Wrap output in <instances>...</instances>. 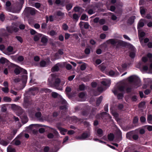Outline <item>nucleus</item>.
<instances>
[{
    "label": "nucleus",
    "mask_w": 152,
    "mask_h": 152,
    "mask_svg": "<svg viewBox=\"0 0 152 152\" xmlns=\"http://www.w3.org/2000/svg\"><path fill=\"white\" fill-rule=\"evenodd\" d=\"M51 78H49L48 79L49 85L52 87L55 88L58 90H62V88L59 87L61 82L60 79L56 77V75L54 74H51Z\"/></svg>",
    "instance_id": "obj_1"
},
{
    "label": "nucleus",
    "mask_w": 152,
    "mask_h": 152,
    "mask_svg": "<svg viewBox=\"0 0 152 152\" xmlns=\"http://www.w3.org/2000/svg\"><path fill=\"white\" fill-rule=\"evenodd\" d=\"M7 29L8 32L11 33H12L13 32H16L19 30L15 24H12V25L11 26L7 27Z\"/></svg>",
    "instance_id": "obj_2"
},
{
    "label": "nucleus",
    "mask_w": 152,
    "mask_h": 152,
    "mask_svg": "<svg viewBox=\"0 0 152 152\" xmlns=\"http://www.w3.org/2000/svg\"><path fill=\"white\" fill-rule=\"evenodd\" d=\"M89 136V133L85 132H83L81 136L76 137L75 138L77 140H83L85 139Z\"/></svg>",
    "instance_id": "obj_3"
},
{
    "label": "nucleus",
    "mask_w": 152,
    "mask_h": 152,
    "mask_svg": "<svg viewBox=\"0 0 152 152\" xmlns=\"http://www.w3.org/2000/svg\"><path fill=\"white\" fill-rule=\"evenodd\" d=\"M38 89L37 87H32L29 89L28 93L32 95H34L38 93Z\"/></svg>",
    "instance_id": "obj_4"
},
{
    "label": "nucleus",
    "mask_w": 152,
    "mask_h": 152,
    "mask_svg": "<svg viewBox=\"0 0 152 152\" xmlns=\"http://www.w3.org/2000/svg\"><path fill=\"white\" fill-rule=\"evenodd\" d=\"M35 116L40 121H43L46 119L43 116H42V114L40 112H37L35 114Z\"/></svg>",
    "instance_id": "obj_5"
},
{
    "label": "nucleus",
    "mask_w": 152,
    "mask_h": 152,
    "mask_svg": "<svg viewBox=\"0 0 152 152\" xmlns=\"http://www.w3.org/2000/svg\"><path fill=\"white\" fill-rule=\"evenodd\" d=\"M26 10H27L31 15H34L35 14L37 11L34 8L27 7L26 8Z\"/></svg>",
    "instance_id": "obj_6"
},
{
    "label": "nucleus",
    "mask_w": 152,
    "mask_h": 152,
    "mask_svg": "<svg viewBox=\"0 0 152 152\" xmlns=\"http://www.w3.org/2000/svg\"><path fill=\"white\" fill-rule=\"evenodd\" d=\"M51 62L49 59H47L46 62L44 60L40 62V66L41 67H44L47 64H49Z\"/></svg>",
    "instance_id": "obj_7"
},
{
    "label": "nucleus",
    "mask_w": 152,
    "mask_h": 152,
    "mask_svg": "<svg viewBox=\"0 0 152 152\" xmlns=\"http://www.w3.org/2000/svg\"><path fill=\"white\" fill-rule=\"evenodd\" d=\"M146 22V20L143 19H141L139 21L138 24V28L139 27H143L144 25V23Z\"/></svg>",
    "instance_id": "obj_8"
},
{
    "label": "nucleus",
    "mask_w": 152,
    "mask_h": 152,
    "mask_svg": "<svg viewBox=\"0 0 152 152\" xmlns=\"http://www.w3.org/2000/svg\"><path fill=\"white\" fill-rule=\"evenodd\" d=\"M129 81L130 82H132L133 81L137 80L138 81H140V80L135 76H131L128 78Z\"/></svg>",
    "instance_id": "obj_9"
},
{
    "label": "nucleus",
    "mask_w": 152,
    "mask_h": 152,
    "mask_svg": "<svg viewBox=\"0 0 152 152\" xmlns=\"http://www.w3.org/2000/svg\"><path fill=\"white\" fill-rule=\"evenodd\" d=\"M45 126H46L45 125H43L42 124H31L28 127V128H29V129H31L34 127L36 128V127H45Z\"/></svg>",
    "instance_id": "obj_10"
},
{
    "label": "nucleus",
    "mask_w": 152,
    "mask_h": 152,
    "mask_svg": "<svg viewBox=\"0 0 152 152\" xmlns=\"http://www.w3.org/2000/svg\"><path fill=\"white\" fill-rule=\"evenodd\" d=\"M59 70V68L57 64H55L51 69V71L53 72H58Z\"/></svg>",
    "instance_id": "obj_11"
},
{
    "label": "nucleus",
    "mask_w": 152,
    "mask_h": 152,
    "mask_svg": "<svg viewBox=\"0 0 152 152\" xmlns=\"http://www.w3.org/2000/svg\"><path fill=\"white\" fill-rule=\"evenodd\" d=\"M48 37L45 36H43L41 39V42L43 44H46L48 42Z\"/></svg>",
    "instance_id": "obj_12"
},
{
    "label": "nucleus",
    "mask_w": 152,
    "mask_h": 152,
    "mask_svg": "<svg viewBox=\"0 0 152 152\" xmlns=\"http://www.w3.org/2000/svg\"><path fill=\"white\" fill-rule=\"evenodd\" d=\"M117 39H111L108 40L107 42L108 44L110 43L112 45H115L116 44Z\"/></svg>",
    "instance_id": "obj_13"
},
{
    "label": "nucleus",
    "mask_w": 152,
    "mask_h": 152,
    "mask_svg": "<svg viewBox=\"0 0 152 152\" xmlns=\"http://www.w3.org/2000/svg\"><path fill=\"white\" fill-rule=\"evenodd\" d=\"M31 104V103L27 99H24L23 105L25 107H28Z\"/></svg>",
    "instance_id": "obj_14"
},
{
    "label": "nucleus",
    "mask_w": 152,
    "mask_h": 152,
    "mask_svg": "<svg viewBox=\"0 0 152 152\" xmlns=\"http://www.w3.org/2000/svg\"><path fill=\"white\" fill-rule=\"evenodd\" d=\"M27 76L26 75H23L21 77V80L23 83H26L27 82Z\"/></svg>",
    "instance_id": "obj_15"
},
{
    "label": "nucleus",
    "mask_w": 152,
    "mask_h": 152,
    "mask_svg": "<svg viewBox=\"0 0 152 152\" xmlns=\"http://www.w3.org/2000/svg\"><path fill=\"white\" fill-rule=\"evenodd\" d=\"M101 83L104 86H109L110 84V81L109 80H106L105 81H102Z\"/></svg>",
    "instance_id": "obj_16"
},
{
    "label": "nucleus",
    "mask_w": 152,
    "mask_h": 152,
    "mask_svg": "<svg viewBox=\"0 0 152 152\" xmlns=\"http://www.w3.org/2000/svg\"><path fill=\"white\" fill-rule=\"evenodd\" d=\"M57 16L60 17L61 18H63L64 15V13L62 12L60 10H58L56 12Z\"/></svg>",
    "instance_id": "obj_17"
},
{
    "label": "nucleus",
    "mask_w": 152,
    "mask_h": 152,
    "mask_svg": "<svg viewBox=\"0 0 152 152\" xmlns=\"http://www.w3.org/2000/svg\"><path fill=\"white\" fill-rule=\"evenodd\" d=\"M135 18V16H133L130 18L128 20V23L130 24H132L134 22Z\"/></svg>",
    "instance_id": "obj_18"
},
{
    "label": "nucleus",
    "mask_w": 152,
    "mask_h": 152,
    "mask_svg": "<svg viewBox=\"0 0 152 152\" xmlns=\"http://www.w3.org/2000/svg\"><path fill=\"white\" fill-rule=\"evenodd\" d=\"M7 152H15V149L10 146H9L7 148Z\"/></svg>",
    "instance_id": "obj_19"
},
{
    "label": "nucleus",
    "mask_w": 152,
    "mask_h": 152,
    "mask_svg": "<svg viewBox=\"0 0 152 152\" xmlns=\"http://www.w3.org/2000/svg\"><path fill=\"white\" fill-rule=\"evenodd\" d=\"M8 61L4 58H1L0 59V63L3 64H4L5 63H7Z\"/></svg>",
    "instance_id": "obj_20"
},
{
    "label": "nucleus",
    "mask_w": 152,
    "mask_h": 152,
    "mask_svg": "<svg viewBox=\"0 0 152 152\" xmlns=\"http://www.w3.org/2000/svg\"><path fill=\"white\" fill-rule=\"evenodd\" d=\"M123 44V42L121 40L117 39V41L115 45H116L117 47H118L119 46L122 45Z\"/></svg>",
    "instance_id": "obj_21"
},
{
    "label": "nucleus",
    "mask_w": 152,
    "mask_h": 152,
    "mask_svg": "<svg viewBox=\"0 0 152 152\" xmlns=\"http://www.w3.org/2000/svg\"><path fill=\"white\" fill-rule=\"evenodd\" d=\"M59 68H63L64 67L66 64V62H63L62 63H57Z\"/></svg>",
    "instance_id": "obj_22"
},
{
    "label": "nucleus",
    "mask_w": 152,
    "mask_h": 152,
    "mask_svg": "<svg viewBox=\"0 0 152 152\" xmlns=\"http://www.w3.org/2000/svg\"><path fill=\"white\" fill-rule=\"evenodd\" d=\"M42 36V34H39L37 35H35L34 36V40L35 41H38L39 39V38L40 37H41Z\"/></svg>",
    "instance_id": "obj_23"
},
{
    "label": "nucleus",
    "mask_w": 152,
    "mask_h": 152,
    "mask_svg": "<svg viewBox=\"0 0 152 152\" xmlns=\"http://www.w3.org/2000/svg\"><path fill=\"white\" fill-rule=\"evenodd\" d=\"M7 50L11 54H13L14 53V52H13V48L12 46H9L7 48Z\"/></svg>",
    "instance_id": "obj_24"
},
{
    "label": "nucleus",
    "mask_w": 152,
    "mask_h": 152,
    "mask_svg": "<svg viewBox=\"0 0 152 152\" xmlns=\"http://www.w3.org/2000/svg\"><path fill=\"white\" fill-rule=\"evenodd\" d=\"M103 99V97L102 96H100L99 98L96 101V104L98 106L101 103Z\"/></svg>",
    "instance_id": "obj_25"
},
{
    "label": "nucleus",
    "mask_w": 152,
    "mask_h": 152,
    "mask_svg": "<svg viewBox=\"0 0 152 152\" xmlns=\"http://www.w3.org/2000/svg\"><path fill=\"white\" fill-rule=\"evenodd\" d=\"M108 138L110 141H112L114 138V135L113 134L110 133L108 136Z\"/></svg>",
    "instance_id": "obj_26"
},
{
    "label": "nucleus",
    "mask_w": 152,
    "mask_h": 152,
    "mask_svg": "<svg viewBox=\"0 0 152 152\" xmlns=\"http://www.w3.org/2000/svg\"><path fill=\"white\" fill-rule=\"evenodd\" d=\"M111 2L113 4H114L116 2V5H121L122 4V2H121L120 0H118L117 2L116 0H111Z\"/></svg>",
    "instance_id": "obj_27"
},
{
    "label": "nucleus",
    "mask_w": 152,
    "mask_h": 152,
    "mask_svg": "<svg viewBox=\"0 0 152 152\" xmlns=\"http://www.w3.org/2000/svg\"><path fill=\"white\" fill-rule=\"evenodd\" d=\"M57 128L60 131V132H66L67 131V130L66 129L61 127H60L58 126Z\"/></svg>",
    "instance_id": "obj_28"
},
{
    "label": "nucleus",
    "mask_w": 152,
    "mask_h": 152,
    "mask_svg": "<svg viewBox=\"0 0 152 152\" xmlns=\"http://www.w3.org/2000/svg\"><path fill=\"white\" fill-rule=\"evenodd\" d=\"M2 91L4 93H7L9 91L8 87H3L1 88Z\"/></svg>",
    "instance_id": "obj_29"
},
{
    "label": "nucleus",
    "mask_w": 152,
    "mask_h": 152,
    "mask_svg": "<svg viewBox=\"0 0 152 152\" xmlns=\"http://www.w3.org/2000/svg\"><path fill=\"white\" fill-rule=\"evenodd\" d=\"M21 69L20 68H16L14 71V72L16 75H18L20 73Z\"/></svg>",
    "instance_id": "obj_30"
},
{
    "label": "nucleus",
    "mask_w": 152,
    "mask_h": 152,
    "mask_svg": "<svg viewBox=\"0 0 152 152\" xmlns=\"http://www.w3.org/2000/svg\"><path fill=\"white\" fill-rule=\"evenodd\" d=\"M3 99L4 101L6 102H10L11 101V99L10 97L7 96L4 97Z\"/></svg>",
    "instance_id": "obj_31"
},
{
    "label": "nucleus",
    "mask_w": 152,
    "mask_h": 152,
    "mask_svg": "<svg viewBox=\"0 0 152 152\" xmlns=\"http://www.w3.org/2000/svg\"><path fill=\"white\" fill-rule=\"evenodd\" d=\"M13 142L16 145H20L21 143L20 141L18 140H15L13 141Z\"/></svg>",
    "instance_id": "obj_32"
},
{
    "label": "nucleus",
    "mask_w": 152,
    "mask_h": 152,
    "mask_svg": "<svg viewBox=\"0 0 152 152\" xmlns=\"http://www.w3.org/2000/svg\"><path fill=\"white\" fill-rule=\"evenodd\" d=\"M41 92L44 91L45 92H52V90L47 88H42L41 89Z\"/></svg>",
    "instance_id": "obj_33"
},
{
    "label": "nucleus",
    "mask_w": 152,
    "mask_h": 152,
    "mask_svg": "<svg viewBox=\"0 0 152 152\" xmlns=\"http://www.w3.org/2000/svg\"><path fill=\"white\" fill-rule=\"evenodd\" d=\"M52 96L54 98H56L59 95L58 94L55 92H53L51 93Z\"/></svg>",
    "instance_id": "obj_34"
},
{
    "label": "nucleus",
    "mask_w": 152,
    "mask_h": 152,
    "mask_svg": "<svg viewBox=\"0 0 152 152\" xmlns=\"http://www.w3.org/2000/svg\"><path fill=\"white\" fill-rule=\"evenodd\" d=\"M86 95V94L84 92H81L79 94V96L81 98H83Z\"/></svg>",
    "instance_id": "obj_35"
},
{
    "label": "nucleus",
    "mask_w": 152,
    "mask_h": 152,
    "mask_svg": "<svg viewBox=\"0 0 152 152\" xmlns=\"http://www.w3.org/2000/svg\"><path fill=\"white\" fill-rule=\"evenodd\" d=\"M147 121L148 122L150 123L151 121H152V115H149L148 116Z\"/></svg>",
    "instance_id": "obj_36"
},
{
    "label": "nucleus",
    "mask_w": 152,
    "mask_h": 152,
    "mask_svg": "<svg viewBox=\"0 0 152 152\" xmlns=\"http://www.w3.org/2000/svg\"><path fill=\"white\" fill-rule=\"evenodd\" d=\"M7 110V108L4 104L2 105L1 106V111L3 112H5Z\"/></svg>",
    "instance_id": "obj_37"
},
{
    "label": "nucleus",
    "mask_w": 152,
    "mask_h": 152,
    "mask_svg": "<svg viewBox=\"0 0 152 152\" xmlns=\"http://www.w3.org/2000/svg\"><path fill=\"white\" fill-rule=\"evenodd\" d=\"M72 7V4H69L66 6V8L68 10H70Z\"/></svg>",
    "instance_id": "obj_38"
},
{
    "label": "nucleus",
    "mask_w": 152,
    "mask_h": 152,
    "mask_svg": "<svg viewBox=\"0 0 152 152\" xmlns=\"http://www.w3.org/2000/svg\"><path fill=\"white\" fill-rule=\"evenodd\" d=\"M0 143L4 146H6L8 144V143L7 141L3 140H2L1 141Z\"/></svg>",
    "instance_id": "obj_39"
},
{
    "label": "nucleus",
    "mask_w": 152,
    "mask_h": 152,
    "mask_svg": "<svg viewBox=\"0 0 152 152\" xmlns=\"http://www.w3.org/2000/svg\"><path fill=\"white\" fill-rule=\"evenodd\" d=\"M0 19L2 21H3L4 20L5 16L3 13L1 14L0 15Z\"/></svg>",
    "instance_id": "obj_40"
},
{
    "label": "nucleus",
    "mask_w": 152,
    "mask_h": 152,
    "mask_svg": "<svg viewBox=\"0 0 152 152\" xmlns=\"http://www.w3.org/2000/svg\"><path fill=\"white\" fill-rule=\"evenodd\" d=\"M62 27L63 29L64 30H66L68 28V26L65 23H64L63 24Z\"/></svg>",
    "instance_id": "obj_41"
},
{
    "label": "nucleus",
    "mask_w": 152,
    "mask_h": 152,
    "mask_svg": "<svg viewBox=\"0 0 152 152\" xmlns=\"http://www.w3.org/2000/svg\"><path fill=\"white\" fill-rule=\"evenodd\" d=\"M66 68L67 70H70L72 68V66H71V65L70 64H66Z\"/></svg>",
    "instance_id": "obj_42"
},
{
    "label": "nucleus",
    "mask_w": 152,
    "mask_h": 152,
    "mask_svg": "<svg viewBox=\"0 0 152 152\" xmlns=\"http://www.w3.org/2000/svg\"><path fill=\"white\" fill-rule=\"evenodd\" d=\"M140 12L141 15H143L145 13V10L143 7H140Z\"/></svg>",
    "instance_id": "obj_43"
},
{
    "label": "nucleus",
    "mask_w": 152,
    "mask_h": 152,
    "mask_svg": "<svg viewBox=\"0 0 152 152\" xmlns=\"http://www.w3.org/2000/svg\"><path fill=\"white\" fill-rule=\"evenodd\" d=\"M125 88L124 86L121 85L118 87V89L120 91H123L124 90Z\"/></svg>",
    "instance_id": "obj_44"
},
{
    "label": "nucleus",
    "mask_w": 152,
    "mask_h": 152,
    "mask_svg": "<svg viewBox=\"0 0 152 152\" xmlns=\"http://www.w3.org/2000/svg\"><path fill=\"white\" fill-rule=\"evenodd\" d=\"M111 19L113 20H116L117 19L116 16L113 13H111Z\"/></svg>",
    "instance_id": "obj_45"
},
{
    "label": "nucleus",
    "mask_w": 152,
    "mask_h": 152,
    "mask_svg": "<svg viewBox=\"0 0 152 152\" xmlns=\"http://www.w3.org/2000/svg\"><path fill=\"white\" fill-rule=\"evenodd\" d=\"M47 137L49 139H52L54 137V135L52 133H50L47 135Z\"/></svg>",
    "instance_id": "obj_46"
},
{
    "label": "nucleus",
    "mask_w": 152,
    "mask_h": 152,
    "mask_svg": "<svg viewBox=\"0 0 152 152\" xmlns=\"http://www.w3.org/2000/svg\"><path fill=\"white\" fill-rule=\"evenodd\" d=\"M97 132L99 135H101L103 133V131L102 129H99L97 130Z\"/></svg>",
    "instance_id": "obj_47"
},
{
    "label": "nucleus",
    "mask_w": 152,
    "mask_h": 152,
    "mask_svg": "<svg viewBox=\"0 0 152 152\" xmlns=\"http://www.w3.org/2000/svg\"><path fill=\"white\" fill-rule=\"evenodd\" d=\"M86 68V64H82L80 66V69L83 71L85 70Z\"/></svg>",
    "instance_id": "obj_48"
},
{
    "label": "nucleus",
    "mask_w": 152,
    "mask_h": 152,
    "mask_svg": "<svg viewBox=\"0 0 152 152\" xmlns=\"http://www.w3.org/2000/svg\"><path fill=\"white\" fill-rule=\"evenodd\" d=\"M105 20L104 19H102L99 20V23L101 25H103L105 23Z\"/></svg>",
    "instance_id": "obj_49"
},
{
    "label": "nucleus",
    "mask_w": 152,
    "mask_h": 152,
    "mask_svg": "<svg viewBox=\"0 0 152 152\" xmlns=\"http://www.w3.org/2000/svg\"><path fill=\"white\" fill-rule=\"evenodd\" d=\"M138 118L137 117H135L134 118L133 122L134 124H136L138 122Z\"/></svg>",
    "instance_id": "obj_50"
},
{
    "label": "nucleus",
    "mask_w": 152,
    "mask_h": 152,
    "mask_svg": "<svg viewBox=\"0 0 152 152\" xmlns=\"http://www.w3.org/2000/svg\"><path fill=\"white\" fill-rule=\"evenodd\" d=\"M50 34L51 36H53L56 34V33L55 31L52 30L50 32Z\"/></svg>",
    "instance_id": "obj_51"
},
{
    "label": "nucleus",
    "mask_w": 152,
    "mask_h": 152,
    "mask_svg": "<svg viewBox=\"0 0 152 152\" xmlns=\"http://www.w3.org/2000/svg\"><path fill=\"white\" fill-rule=\"evenodd\" d=\"M132 134V132H130L127 133L126 134V137L128 139H130Z\"/></svg>",
    "instance_id": "obj_52"
},
{
    "label": "nucleus",
    "mask_w": 152,
    "mask_h": 152,
    "mask_svg": "<svg viewBox=\"0 0 152 152\" xmlns=\"http://www.w3.org/2000/svg\"><path fill=\"white\" fill-rule=\"evenodd\" d=\"M99 67L100 68V69L102 71H104L106 67L104 65H102V64H101L99 66Z\"/></svg>",
    "instance_id": "obj_53"
},
{
    "label": "nucleus",
    "mask_w": 152,
    "mask_h": 152,
    "mask_svg": "<svg viewBox=\"0 0 152 152\" xmlns=\"http://www.w3.org/2000/svg\"><path fill=\"white\" fill-rule=\"evenodd\" d=\"M15 37L17 40L20 41L21 43H22L23 42V39L20 37L17 36Z\"/></svg>",
    "instance_id": "obj_54"
},
{
    "label": "nucleus",
    "mask_w": 152,
    "mask_h": 152,
    "mask_svg": "<svg viewBox=\"0 0 152 152\" xmlns=\"http://www.w3.org/2000/svg\"><path fill=\"white\" fill-rule=\"evenodd\" d=\"M89 26L90 25L87 22L85 23L84 24V28L86 29H88L89 28Z\"/></svg>",
    "instance_id": "obj_55"
},
{
    "label": "nucleus",
    "mask_w": 152,
    "mask_h": 152,
    "mask_svg": "<svg viewBox=\"0 0 152 152\" xmlns=\"http://www.w3.org/2000/svg\"><path fill=\"white\" fill-rule=\"evenodd\" d=\"M139 138V137L137 134H134L132 136V138L134 140H137Z\"/></svg>",
    "instance_id": "obj_56"
},
{
    "label": "nucleus",
    "mask_w": 152,
    "mask_h": 152,
    "mask_svg": "<svg viewBox=\"0 0 152 152\" xmlns=\"http://www.w3.org/2000/svg\"><path fill=\"white\" fill-rule=\"evenodd\" d=\"M41 6V4L40 3L38 2L36 3L35 4V7L37 9L39 8Z\"/></svg>",
    "instance_id": "obj_57"
},
{
    "label": "nucleus",
    "mask_w": 152,
    "mask_h": 152,
    "mask_svg": "<svg viewBox=\"0 0 152 152\" xmlns=\"http://www.w3.org/2000/svg\"><path fill=\"white\" fill-rule=\"evenodd\" d=\"M118 109L121 110L124 108V105L122 104H119L118 106Z\"/></svg>",
    "instance_id": "obj_58"
},
{
    "label": "nucleus",
    "mask_w": 152,
    "mask_h": 152,
    "mask_svg": "<svg viewBox=\"0 0 152 152\" xmlns=\"http://www.w3.org/2000/svg\"><path fill=\"white\" fill-rule=\"evenodd\" d=\"M140 121L141 122H144L146 121V119L144 117L141 116L140 118Z\"/></svg>",
    "instance_id": "obj_59"
},
{
    "label": "nucleus",
    "mask_w": 152,
    "mask_h": 152,
    "mask_svg": "<svg viewBox=\"0 0 152 152\" xmlns=\"http://www.w3.org/2000/svg\"><path fill=\"white\" fill-rule=\"evenodd\" d=\"M85 23V22L81 21L79 23V25L81 29L83 28V26L84 27V24Z\"/></svg>",
    "instance_id": "obj_60"
},
{
    "label": "nucleus",
    "mask_w": 152,
    "mask_h": 152,
    "mask_svg": "<svg viewBox=\"0 0 152 152\" xmlns=\"http://www.w3.org/2000/svg\"><path fill=\"white\" fill-rule=\"evenodd\" d=\"M73 18L74 19L77 20L79 18V17L76 14H74L73 15Z\"/></svg>",
    "instance_id": "obj_61"
},
{
    "label": "nucleus",
    "mask_w": 152,
    "mask_h": 152,
    "mask_svg": "<svg viewBox=\"0 0 152 152\" xmlns=\"http://www.w3.org/2000/svg\"><path fill=\"white\" fill-rule=\"evenodd\" d=\"M145 104V103L144 102H142L140 103L139 105V106L140 107L142 108L143 107Z\"/></svg>",
    "instance_id": "obj_62"
},
{
    "label": "nucleus",
    "mask_w": 152,
    "mask_h": 152,
    "mask_svg": "<svg viewBox=\"0 0 152 152\" xmlns=\"http://www.w3.org/2000/svg\"><path fill=\"white\" fill-rule=\"evenodd\" d=\"M18 60L20 61H22L24 60V58L22 56H19L18 58Z\"/></svg>",
    "instance_id": "obj_63"
},
{
    "label": "nucleus",
    "mask_w": 152,
    "mask_h": 152,
    "mask_svg": "<svg viewBox=\"0 0 152 152\" xmlns=\"http://www.w3.org/2000/svg\"><path fill=\"white\" fill-rule=\"evenodd\" d=\"M39 131L40 133H43L45 131V129L43 128H40L39 129Z\"/></svg>",
    "instance_id": "obj_64"
}]
</instances>
